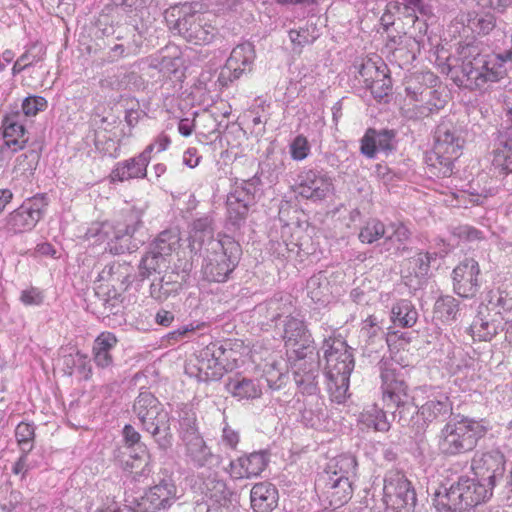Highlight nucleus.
I'll use <instances>...</instances> for the list:
<instances>
[{"instance_id":"1","label":"nucleus","mask_w":512,"mask_h":512,"mask_svg":"<svg viewBox=\"0 0 512 512\" xmlns=\"http://www.w3.org/2000/svg\"><path fill=\"white\" fill-rule=\"evenodd\" d=\"M379 370L384 406L391 410L393 420L409 429L414 437H422L430 423L452 418L453 403L446 393L435 387H421L426 401L418 406L410 393L403 367L391 360H381Z\"/></svg>"},{"instance_id":"2","label":"nucleus","mask_w":512,"mask_h":512,"mask_svg":"<svg viewBox=\"0 0 512 512\" xmlns=\"http://www.w3.org/2000/svg\"><path fill=\"white\" fill-rule=\"evenodd\" d=\"M144 225L139 211H131L123 223H93L85 233L86 240L106 242V250L113 255L133 252L145 241Z\"/></svg>"},{"instance_id":"3","label":"nucleus","mask_w":512,"mask_h":512,"mask_svg":"<svg viewBox=\"0 0 512 512\" xmlns=\"http://www.w3.org/2000/svg\"><path fill=\"white\" fill-rule=\"evenodd\" d=\"M486 432V427L480 421L457 414L445 423L437 435L439 454L450 458L470 453Z\"/></svg>"},{"instance_id":"4","label":"nucleus","mask_w":512,"mask_h":512,"mask_svg":"<svg viewBox=\"0 0 512 512\" xmlns=\"http://www.w3.org/2000/svg\"><path fill=\"white\" fill-rule=\"evenodd\" d=\"M326 359L327 388L331 400L344 403L349 389L350 375L354 369V357L342 339L325 338L322 346Z\"/></svg>"},{"instance_id":"5","label":"nucleus","mask_w":512,"mask_h":512,"mask_svg":"<svg viewBox=\"0 0 512 512\" xmlns=\"http://www.w3.org/2000/svg\"><path fill=\"white\" fill-rule=\"evenodd\" d=\"M493 489L481 479L461 476L449 487L441 486L434 494V506L440 512H461L488 501Z\"/></svg>"},{"instance_id":"6","label":"nucleus","mask_w":512,"mask_h":512,"mask_svg":"<svg viewBox=\"0 0 512 512\" xmlns=\"http://www.w3.org/2000/svg\"><path fill=\"white\" fill-rule=\"evenodd\" d=\"M357 462L352 456H340L334 464L320 473L315 481L319 497L327 501L332 509L345 505L353 495L350 477L355 474Z\"/></svg>"},{"instance_id":"7","label":"nucleus","mask_w":512,"mask_h":512,"mask_svg":"<svg viewBox=\"0 0 512 512\" xmlns=\"http://www.w3.org/2000/svg\"><path fill=\"white\" fill-rule=\"evenodd\" d=\"M463 143L460 130L450 119H443L437 125L433 149L426 155L428 166L437 170L434 174L442 177L452 174L454 161L460 156Z\"/></svg>"},{"instance_id":"8","label":"nucleus","mask_w":512,"mask_h":512,"mask_svg":"<svg viewBox=\"0 0 512 512\" xmlns=\"http://www.w3.org/2000/svg\"><path fill=\"white\" fill-rule=\"evenodd\" d=\"M203 9L204 5L200 2L182 4L178 9V18L171 27L172 30L189 43L210 44L217 35V28L212 25Z\"/></svg>"},{"instance_id":"9","label":"nucleus","mask_w":512,"mask_h":512,"mask_svg":"<svg viewBox=\"0 0 512 512\" xmlns=\"http://www.w3.org/2000/svg\"><path fill=\"white\" fill-rule=\"evenodd\" d=\"M203 254L201 272L210 282H225L238 264L241 247L232 237L224 235V244L219 249Z\"/></svg>"},{"instance_id":"10","label":"nucleus","mask_w":512,"mask_h":512,"mask_svg":"<svg viewBox=\"0 0 512 512\" xmlns=\"http://www.w3.org/2000/svg\"><path fill=\"white\" fill-rule=\"evenodd\" d=\"M48 206L45 194H37L27 198L3 219V230L9 234H21L34 229L43 218Z\"/></svg>"},{"instance_id":"11","label":"nucleus","mask_w":512,"mask_h":512,"mask_svg":"<svg viewBox=\"0 0 512 512\" xmlns=\"http://www.w3.org/2000/svg\"><path fill=\"white\" fill-rule=\"evenodd\" d=\"M383 500L395 512H415L416 493L404 474L396 471L386 473Z\"/></svg>"},{"instance_id":"12","label":"nucleus","mask_w":512,"mask_h":512,"mask_svg":"<svg viewBox=\"0 0 512 512\" xmlns=\"http://www.w3.org/2000/svg\"><path fill=\"white\" fill-rule=\"evenodd\" d=\"M486 55L483 44L477 40L460 43L456 55L448 58V76L461 88L472 69L479 66Z\"/></svg>"},{"instance_id":"13","label":"nucleus","mask_w":512,"mask_h":512,"mask_svg":"<svg viewBox=\"0 0 512 512\" xmlns=\"http://www.w3.org/2000/svg\"><path fill=\"white\" fill-rule=\"evenodd\" d=\"M296 359L293 362V376L297 387L303 394L313 395L318 390L317 378L320 372V361L315 349L308 351L294 350Z\"/></svg>"},{"instance_id":"14","label":"nucleus","mask_w":512,"mask_h":512,"mask_svg":"<svg viewBox=\"0 0 512 512\" xmlns=\"http://www.w3.org/2000/svg\"><path fill=\"white\" fill-rule=\"evenodd\" d=\"M508 324L509 322L498 310L487 303H481L469 326V332L474 339L491 341L499 332L507 331Z\"/></svg>"},{"instance_id":"15","label":"nucleus","mask_w":512,"mask_h":512,"mask_svg":"<svg viewBox=\"0 0 512 512\" xmlns=\"http://www.w3.org/2000/svg\"><path fill=\"white\" fill-rule=\"evenodd\" d=\"M504 63L499 54H487L479 66L472 69L473 72L467 76L461 88L470 91L484 90L487 85L499 82L506 76Z\"/></svg>"},{"instance_id":"16","label":"nucleus","mask_w":512,"mask_h":512,"mask_svg":"<svg viewBox=\"0 0 512 512\" xmlns=\"http://www.w3.org/2000/svg\"><path fill=\"white\" fill-rule=\"evenodd\" d=\"M407 96L416 102L413 108L407 110V116L411 119H422L443 109L446 100L442 94L428 86H407Z\"/></svg>"},{"instance_id":"17","label":"nucleus","mask_w":512,"mask_h":512,"mask_svg":"<svg viewBox=\"0 0 512 512\" xmlns=\"http://www.w3.org/2000/svg\"><path fill=\"white\" fill-rule=\"evenodd\" d=\"M480 267L473 258H465L452 271L453 290L462 298H473L481 287Z\"/></svg>"},{"instance_id":"18","label":"nucleus","mask_w":512,"mask_h":512,"mask_svg":"<svg viewBox=\"0 0 512 512\" xmlns=\"http://www.w3.org/2000/svg\"><path fill=\"white\" fill-rule=\"evenodd\" d=\"M505 456L499 450L477 453L472 458L471 468L475 476L491 486H496L505 473Z\"/></svg>"},{"instance_id":"19","label":"nucleus","mask_w":512,"mask_h":512,"mask_svg":"<svg viewBox=\"0 0 512 512\" xmlns=\"http://www.w3.org/2000/svg\"><path fill=\"white\" fill-rule=\"evenodd\" d=\"M254 60L255 50L252 43L244 42L237 45L222 68L219 80L226 85L239 79L242 74L251 71Z\"/></svg>"},{"instance_id":"20","label":"nucleus","mask_w":512,"mask_h":512,"mask_svg":"<svg viewBox=\"0 0 512 512\" xmlns=\"http://www.w3.org/2000/svg\"><path fill=\"white\" fill-rule=\"evenodd\" d=\"M225 349L218 343H210L203 348L198 355V374L200 381L219 380L225 371V364L222 356Z\"/></svg>"},{"instance_id":"21","label":"nucleus","mask_w":512,"mask_h":512,"mask_svg":"<svg viewBox=\"0 0 512 512\" xmlns=\"http://www.w3.org/2000/svg\"><path fill=\"white\" fill-rule=\"evenodd\" d=\"M224 236L214 239V221L212 216L204 215L195 219L191 224L190 247L191 250L208 252L221 248Z\"/></svg>"},{"instance_id":"22","label":"nucleus","mask_w":512,"mask_h":512,"mask_svg":"<svg viewBox=\"0 0 512 512\" xmlns=\"http://www.w3.org/2000/svg\"><path fill=\"white\" fill-rule=\"evenodd\" d=\"M132 414L138 419L141 428L168 415L163 404L149 390L142 387L132 404Z\"/></svg>"},{"instance_id":"23","label":"nucleus","mask_w":512,"mask_h":512,"mask_svg":"<svg viewBox=\"0 0 512 512\" xmlns=\"http://www.w3.org/2000/svg\"><path fill=\"white\" fill-rule=\"evenodd\" d=\"M333 188L331 178L317 170L309 169L299 175L298 193L314 201L325 199Z\"/></svg>"},{"instance_id":"24","label":"nucleus","mask_w":512,"mask_h":512,"mask_svg":"<svg viewBox=\"0 0 512 512\" xmlns=\"http://www.w3.org/2000/svg\"><path fill=\"white\" fill-rule=\"evenodd\" d=\"M183 445L186 461L194 468L213 471L219 467L220 456L212 452L202 436L199 438L192 437Z\"/></svg>"},{"instance_id":"25","label":"nucleus","mask_w":512,"mask_h":512,"mask_svg":"<svg viewBox=\"0 0 512 512\" xmlns=\"http://www.w3.org/2000/svg\"><path fill=\"white\" fill-rule=\"evenodd\" d=\"M269 463L267 451H255L232 460L229 464V473L235 479H249L259 476Z\"/></svg>"},{"instance_id":"26","label":"nucleus","mask_w":512,"mask_h":512,"mask_svg":"<svg viewBox=\"0 0 512 512\" xmlns=\"http://www.w3.org/2000/svg\"><path fill=\"white\" fill-rule=\"evenodd\" d=\"M492 164L495 169L512 173V127H501L493 140Z\"/></svg>"},{"instance_id":"27","label":"nucleus","mask_w":512,"mask_h":512,"mask_svg":"<svg viewBox=\"0 0 512 512\" xmlns=\"http://www.w3.org/2000/svg\"><path fill=\"white\" fill-rule=\"evenodd\" d=\"M149 163L150 160L147 158V154L141 152L134 157L117 162L111 171L110 177L112 181L119 182L144 179L147 177Z\"/></svg>"},{"instance_id":"28","label":"nucleus","mask_w":512,"mask_h":512,"mask_svg":"<svg viewBox=\"0 0 512 512\" xmlns=\"http://www.w3.org/2000/svg\"><path fill=\"white\" fill-rule=\"evenodd\" d=\"M225 390L238 401H252L259 399L263 394V386L260 379L248 378L236 374L225 382Z\"/></svg>"},{"instance_id":"29","label":"nucleus","mask_w":512,"mask_h":512,"mask_svg":"<svg viewBox=\"0 0 512 512\" xmlns=\"http://www.w3.org/2000/svg\"><path fill=\"white\" fill-rule=\"evenodd\" d=\"M21 119L22 115L19 112L9 114L3 119L5 144L13 152L22 150L29 144L28 132Z\"/></svg>"},{"instance_id":"30","label":"nucleus","mask_w":512,"mask_h":512,"mask_svg":"<svg viewBox=\"0 0 512 512\" xmlns=\"http://www.w3.org/2000/svg\"><path fill=\"white\" fill-rule=\"evenodd\" d=\"M285 344L289 347L299 346L296 350L308 351L315 349L311 333L308 331L305 322L293 316H288L284 325Z\"/></svg>"},{"instance_id":"31","label":"nucleus","mask_w":512,"mask_h":512,"mask_svg":"<svg viewBox=\"0 0 512 512\" xmlns=\"http://www.w3.org/2000/svg\"><path fill=\"white\" fill-rule=\"evenodd\" d=\"M209 474L203 477L201 491L202 494L214 505L212 507L227 506L231 502L232 491L228 488L226 482L219 477L216 470L208 471Z\"/></svg>"},{"instance_id":"32","label":"nucleus","mask_w":512,"mask_h":512,"mask_svg":"<svg viewBox=\"0 0 512 512\" xmlns=\"http://www.w3.org/2000/svg\"><path fill=\"white\" fill-rule=\"evenodd\" d=\"M132 271L128 263L112 262L99 272L97 280L108 282L116 292L126 291L133 281Z\"/></svg>"},{"instance_id":"33","label":"nucleus","mask_w":512,"mask_h":512,"mask_svg":"<svg viewBox=\"0 0 512 512\" xmlns=\"http://www.w3.org/2000/svg\"><path fill=\"white\" fill-rule=\"evenodd\" d=\"M118 340L111 332H102L94 340L92 346V359L96 367L108 370L114 366L113 350Z\"/></svg>"},{"instance_id":"34","label":"nucleus","mask_w":512,"mask_h":512,"mask_svg":"<svg viewBox=\"0 0 512 512\" xmlns=\"http://www.w3.org/2000/svg\"><path fill=\"white\" fill-rule=\"evenodd\" d=\"M177 488L170 479H163L157 485L151 487L143 497L144 504L150 512L170 507L176 499Z\"/></svg>"},{"instance_id":"35","label":"nucleus","mask_w":512,"mask_h":512,"mask_svg":"<svg viewBox=\"0 0 512 512\" xmlns=\"http://www.w3.org/2000/svg\"><path fill=\"white\" fill-rule=\"evenodd\" d=\"M278 490L270 482L256 483L250 491L251 508L254 512H271L278 505Z\"/></svg>"},{"instance_id":"36","label":"nucleus","mask_w":512,"mask_h":512,"mask_svg":"<svg viewBox=\"0 0 512 512\" xmlns=\"http://www.w3.org/2000/svg\"><path fill=\"white\" fill-rule=\"evenodd\" d=\"M254 204L247 200L236 197L235 194H228L226 200L227 218L226 226L228 230L238 231L246 223L249 209Z\"/></svg>"},{"instance_id":"37","label":"nucleus","mask_w":512,"mask_h":512,"mask_svg":"<svg viewBox=\"0 0 512 512\" xmlns=\"http://www.w3.org/2000/svg\"><path fill=\"white\" fill-rule=\"evenodd\" d=\"M129 459L125 461L124 469L134 473V479L147 476L151 472L150 454L144 443L128 447Z\"/></svg>"},{"instance_id":"38","label":"nucleus","mask_w":512,"mask_h":512,"mask_svg":"<svg viewBox=\"0 0 512 512\" xmlns=\"http://www.w3.org/2000/svg\"><path fill=\"white\" fill-rule=\"evenodd\" d=\"M63 371L68 376L77 374L80 380L89 381L92 378L93 367L88 355L77 351L64 356Z\"/></svg>"},{"instance_id":"39","label":"nucleus","mask_w":512,"mask_h":512,"mask_svg":"<svg viewBox=\"0 0 512 512\" xmlns=\"http://www.w3.org/2000/svg\"><path fill=\"white\" fill-rule=\"evenodd\" d=\"M142 429L151 435L159 450L166 452L172 447L173 433L169 414Z\"/></svg>"},{"instance_id":"40","label":"nucleus","mask_w":512,"mask_h":512,"mask_svg":"<svg viewBox=\"0 0 512 512\" xmlns=\"http://www.w3.org/2000/svg\"><path fill=\"white\" fill-rule=\"evenodd\" d=\"M307 296L316 304L325 305L330 301V282L322 271L312 275L306 284Z\"/></svg>"},{"instance_id":"41","label":"nucleus","mask_w":512,"mask_h":512,"mask_svg":"<svg viewBox=\"0 0 512 512\" xmlns=\"http://www.w3.org/2000/svg\"><path fill=\"white\" fill-rule=\"evenodd\" d=\"M392 232L387 230L383 242L384 250L390 254H403L408 251L407 242L410 239V231L403 224L391 226Z\"/></svg>"},{"instance_id":"42","label":"nucleus","mask_w":512,"mask_h":512,"mask_svg":"<svg viewBox=\"0 0 512 512\" xmlns=\"http://www.w3.org/2000/svg\"><path fill=\"white\" fill-rule=\"evenodd\" d=\"M487 304L498 310L510 323L512 321V282L502 283L495 293L492 292Z\"/></svg>"},{"instance_id":"43","label":"nucleus","mask_w":512,"mask_h":512,"mask_svg":"<svg viewBox=\"0 0 512 512\" xmlns=\"http://www.w3.org/2000/svg\"><path fill=\"white\" fill-rule=\"evenodd\" d=\"M435 316L445 323H452L461 315L460 302L451 295H442L434 304Z\"/></svg>"},{"instance_id":"44","label":"nucleus","mask_w":512,"mask_h":512,"mask_svg":"<svg viewBox=\"0 0 512 512\" xmlns=\"http://www.w3.org/2000/svg\"><path fill=\"white\" fill-rule=\"evenodd\" d=\"M359 422L366 428H373L379 432H387L390 429L386 412L375 404L365 408L360 413Z\"/></svg>"},{"instance_id":"45","label":"nucleus","mask_w":512,"mask_h":512,"mask_svg":"<svg viewBox=\"0 0 512 512\" xmlns=\"http://www.w3.org/2000/svg\"><path fill=\"white\" fill-rule=\"evenodd\" d=\"M418 313L411 301L403 299L393 305L391 319L395 325L412 327L417 321Z\"/></svg>"},{"instance_id":"46","label":"nucleus","mask_w":512,"mask_h":512,"mask_svg":"<svg viewBox=\"0 0 512 512\" xmlns=\"http://www.w3.org/2000/svg\"><path fill=\"white\" fill-rule=\"evenodd\" d=\"M360 337L367 346H373V349L382 347L384 343V332L379 326L377 318L373 315L368 316L363 321V326L360 330Z\"/></svg>"},{"instance_id":"47","label":"nucleus","mask_w":512,"mask_h":512,"mask_svg":"<svg viewBox=\"0 0 512 512\" xmlns=\"http://www.w3.org/2000/svg\"><path fill=\"white\" fill-rule=\"evenodd\" d=\"M26 152L19 155L16 159V168L21 170L22 173L29 171L30 174L36 169L42 151V144L34 141L30 144H26Z\"/></svg>"},{"instance_id":"48","label":"nucleus","mask_w":512,"mask_h":512,"mask_svg":"<svg viewBox=\"0 0 512 512\" xmlns=\"http://www.w3.org/2000/svg\"><path fill=\"white\" fill-rule=\"evenodd\" d=\"M181 290V284L172 279V275L164 276L158 282L150 285V295L157 301H165L171 295H176Z\"/></svg>"},{"instance_id":"49","label":"nucleus","mask_w":512,"mask_h":512,"mask_svg":"<svg viewBox=\"0 0 512 512\" xmlns=\"http://www.w3.org/2000/svg\"><path fill=\"white\" fill-rule=\"evenodd\" d=\"M179 241L180 236L178 232L173 230H164L157 236L150 247L156 250L158 254L168 257L178 248Z\"/></svg>"},{"instance_id":"50","label":"nucleus","mask_w":512,"mask_h":512,"mask_svg":"<svg viewBox=\"0 0 512 512\" xmlns=\"http://www.w3.org/2000/svg\"><path fill=\"white\" fill-rule=\"evenodd\" d=\"M320 36L317 24L311 20L307 21L303 27L298 30H290L289 38L293 44L300 47L312 44Z\"/></svg>"},{"instance_id":"51","label":"nucleus","mask_w":512,"mask_h":512,"mask_svg":"<svg viewBox=\"0 0 512 512\" xmlns=\"http://www.w3.org/2000/svg\"><path fill=\"white\" fill-rule=\"evenodd\" d=\"M436 258V252L419 251L409 259V265L417 278L426 279L430 274L431 262Z\"/></svg>"},{"instance_id":"52","label":"nucleus","mask_w":512,"mask_h":512,"mask_svg":"<svg viewBox=\"0 0 512 512\" xmlns=\"http://www.w3.org/2000/svg\"><path fill=\"white\" fill-rule=\"evenodd\" d=\"M390 7L393 9H403L404 16H414L415 13H419L422 17L433 16L431 5L425 3L424 0L390 1Z\"/></svg>"},{"instance_id":"53","label":"nucleus","mask_w":512,"mask_h":512,"mask_svg":"<svg viewBox=\"0 0 512 512\" xmlns=\"http://www.w3.org/2000/svg\"><path fill=\"white\" fill-rule=\"evenodd\" d=\"M387 229L385 225L378 219H369L361 227L359 232V240L365 244H372L381 238L385 239Z\"/></svg>"},{"instance_id":"54","label":"nucleus","mask_w":512,"mask_h":512,"mask_svg":"<svg viewBox=\"0 0 512 512\" xmlns=\"http://www.w3.org/2000/svg\"><path fill=\"white\" fill-rule=\"evenodd\" d=\"M166 258V256L158 254L156 250L150 247L139 264V276L141 280L148 278L154 272H158L161 264L166 261Z\"/></svg>"},{"instance_id":"55","label":"nucleus","mask_w":512,"mask_h":512,"mask_svg":"<svg viewBox=\"0 0 512 512\" xmlns=\"http://www.w3.org/2000/svg\"><path fill=\"white\" fill-rule=\"evenodd\" d=\"M17 444L24 453H30L34 448L35 426L32 423L20 422L15 429Z\"/></svg>"},{"instance_id":"56","label":"nucleus","mask_w":512,"mask_h":512,"mask_svg":"<svg viewBox=\"0 0 512 512\" xmlns=\"http://www.w3.org/2000/svg\"><path fill=\"white\" fill-rule=\"evenodd\" d=\"M260 184V178L255 175L248 180H243L240 184L236 183L229 193L255 204V197L259 191Z\"/></svg>"},{"instance_id":"57","label":"nucleus","mask_w":512,"mask_h":512,"mask_svg":"<svg viewBox=\"0 0 512 512\" xmlns=\"http://www.w3.org/2000/svg\"><path fill=\"white\" fill-rule=\"evenodd\" d=\"M285 157L283 155H274L265 163V172L270 184L277 183L280 176L285 172Z\"/></svg>"},{"instance_id":"58","label":"nucleus","mask_w":512,"mask_h":512,"mask_svg":"<svg viewBox=\"0 0 512 512\" xmlns=\"http://www.w3.org/2000/svg\"><path fill=\"white\" fill-rule=\"evenodd\" d=\"M469 27L478 34L487 35L496 26V19L492 14L475 15L468 21Z\"/></svg>"},{"instance_id":"59","label":"nucleus","mask_w":512,"mask_h":512,"mask_svg":"<svg viewBox=\"0 0 512 512\" xmlns=\"http://www.w3.org/2000/svg\"><path fill=\"white\" fill-rule=\"evenodd\" d=\"M379 76L380 79L372 81L370 84H368L367 88L370 89L371 94L375 99L381 100L385 96H388L389 92L391 91L392 81L386 70Z\"/></svg>"},{"instance_id":"60","label":"nucleus","mask_w":512,"mask_h":512,"mask_svg":"<svg viewBox=\"0 0 512 512\" xmlns=\"http://www.w3.org/2000/svg\"><path fill=\"white\" fill-rule=\"evenodd\" d=\"M282 300V297H274L266 302L267 317H269L271 321H277L285 313L290 311L291 303L287 301L283 303Z\"/></svg>"},{"instance_id":"61","label":"nucleus","mask_w":512,"mask_h":512,"mask_svg":"<svg viewBox=\"0 0 512 512\" xmlns=\"http://www.w3.org/2000/svg\"><path fill=\"white\" fill-rule=\"evenodd\" d=\"M180 425V438L182 442H187L188 439L194 437L199 438L201 437L197 425H196V418L194 415H187L185 417H182L179 421Z\"/></svg>"},{"instance_id":"62","label":"nucleus","mask_w":512,"mask_h":512,"mask_svg":"<svg viewBox=\"0 0 512 512\" xmlns=\"http://www.w3.org/2000/svg\"><path fill=\"white\" fill-rule=\"evenodd\" d=\"M47 100L42 96H28L23 100V116H35L38 112L45 110Z\"/></svg>"},{"instance_id":"63","label":"nucleus","mask_w":512,"mask_h":512,"mask_svg":"<svg viewBox=\"0 0 512 512\" xmlns=\"http://www.w3.org/2000/svg\"><path fill=\"white\" fill-rule=\"evenodd\" d=\"M264 379L270 390L278 391L285 385L287 376L271 365L264 371Z\"/></svg>"},{"instance_id":"64","label":"nucleus","mask_w":512,"mask_h":512,"mask_svg":"<svg viewBox=\"0 0 512 512\" xmlns=\"http://www.w3.org/2000/svg\"><path fill=\"white\" fill-rule=\"evenodd\" d=\"M310 151L308 140L303 135H298L290 144V154L292 159L301 161L304 160Z\"/></svg>"}]
</instances>
